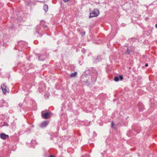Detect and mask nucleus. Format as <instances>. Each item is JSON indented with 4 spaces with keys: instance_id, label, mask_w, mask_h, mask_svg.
Instances as JSON below:
<instances>
[{
    "instance_id": "nucleus-7",
    "label": "nucleus",
    "mask_w": 157,
    "mask_h": 157,
    "mask_svg": "<svg viewBox=\"0 0 157 157\" xmlns=\"http://www.w3.org/2000/svg\"><path fill=\"white\" fill-rule=\"evenodd\" d=\"M77 72H75L74 73H71L70 75V77H75L77 75Z\"/></svg>"
},
{
    "instance_id": "nucleus-16",
    "label": "nucleus",
    "mask_w": 157,
    "mask_h": 157,
    "mask_svg": "<svg viewBox=\"0 0 157 157\" xmlns=\"http://www.w3.org/2000/svg\"><path fill=\"white\" fill-rule=\"evenodd\" d=\"M40 56H39V60H42V59H40Z\"/></svg>"
},
{
    "instance_id": "nucleus-2",
    "label": "nucleus",
    "mask_w": 157,
    "mask_h": 157,
    "mask_svg": "<svg viewBox=\"0 0 157 157\" xmlns=\"http://www.w3.org/2000/svg\"><path fill=\"white\" fill-rule=\"evenodd\" d=\"M51 113L50 112H44V111L41 112V115L42 117L45 119L49 118L51 116Z\"/></svg>"
},
{
    "instance_id": "nucleus-15",
    "label": "nucleus",
    "mask_w": 157,
    "mask_h": 157,
    "mask_svg": "<svg viewBox=\"0 0 157 157\" xmlns=\"http://www.w3.org/2000/svg\"><path fill=\"white\" fill-rule=\"evenodd\" d=\"M148 66V64L147 63L145 65V67H147V66Z\"/></svg>"
},
{
    "instance_id": "nucleus-19",
    "label": "nucleus",
    "mask_w": 157,
    "mask_h": 157,
    "mask_svg": "<svg viewBox=\"0 0 157 157\" xmlns=\"http://www.w3.org/2000/svg\"><path fill=\"white\" fill-rule=\"evenodd\" d=\"M83 34H84V35H85V33H83Z\"/></svg>"
},
{
    "instance_id": "nucleus-3",
    "label": "nucleus",
    "mask_w": 157,
    "mask_h": 157,
    "mask_svg": "<svg viewBox=\"0 0 157 157\" xmlns=\"http://www.w3.org/2000/svg\"><path fill=\"white\" fill-rule=\"evenodd\" d=\"M1 88L3 93L6 94L7 93H8V88L5 86L4 84L2 85Z\"/></svg>"
},
{
    "instance_id": "nucleus-20",
    "label": "nucleus",
    "mask_w": 157,
    "mask_h": 157,
    "mask_svg": "<svg viewBox=\"0 0 157 157\" xmlns=\"http://www.w3.org/2000/svg\"><path fill=\"white\" fill-rule=\"evenodd\" d=\"M83 34H84V35H85V33H83Z\"/></svg>"
},
{
    "instance_id": "nucleus-8",
    "label": "nucleus",
    "mask_w": 157,
    "mask_h": 157,
    "mask_svg": "<svg viewBox=\"0 0 157 157\" xmlns=\"http://www.w3.org/2000/svg\"><path fill=\"white\" fill-rule=\"evenodd\" d=\"M132 52V51L129 50L128 48H127L126 51V52L125 53L127 54H130Z\"/></svg>"
},
{
    "instance_id": "nucleus-10",
    "label": "nucleus",
    "mask_w": 157,
    "mask_h": 157,
    "mask_svg": "<svg viewBox=\"0 0 157 157\" xmlns=\"http://www.w3.org/2000/svg\"><path fill=\"white\" fill-rule=\"evenodd\" d=\"M119 77V79L120 78L121 80V81L123 79V78L122 75H120Z\"/></svg>"
},
{
    "instance_id": "nucleus-18",
    "label": "nucleus",
    "mask_w": 157,
    "mask_h": 157,
    "mask_svg": "<svg viewBox=\"0 0 157 157\" xmlns=\"http://www.w3.org/2000/svg\"><path fill=\"white\" fill-rule=\"evenodd\" d=\"M86 157H88V156L87 155H86Z\"/></svg>"
},
{
    "instance_id": "nucleus-1",
    "label": "nucleus",
    "mask_w": 157,
    "mask_h": 157,
    "mask_svg": "<svg viewBox=\"0 0 157 157\" xmlns=\"http://www.w3.org/2000/svg\"><path fill=\"white\" fill-rule=\"evenodd\" d=\"M99 13V10L97 9H94L93 11L90 13L89 18L92 17H96L98 15Z\"/></svg>"
},
{
    "instance_id": "nucleus-11",
    "label": "nucleus",
    "mask_w": 157,
    "mask_h": 157,
    "mask_svg": "<svg viewBox=\"0 0 157 157\" xmlns=\"http://www.w3.org/2000/svg\"><path fill=\"white\" fill-rule=\"evenodd\" d=\"M114 124L113 123V122L112 121L111 123V126L113 128H115V127H114Z\"/></svg>"
},
{
    "instance_id": "nucleus-12",
    "label": "nucleus",
    "mask_w": 157,
    "mask_h": 157,
    "mask_svg": "<svg viewBox=\"0 0 157 157\" xmlns=\"http://www.w3.org/2000/svg\"><path fill=\"white\" fill-rule=\"evenodd\" d=\"M3 125L8 126H9V124L6 122H4V124Z\"/></svg>"
},
{
    "instance_id": "nucleus-21",
    "label": "nucleus",
    "mask_w": 157,
    "mask_h": 157,
    "mask_svg": "<svg viewBox=\"0 0 157 157\" xmlns=\"http://www.w3.org/2000/svg\"><path fill=\"white\" fill-rule=\"evenodd\" d=\"M82 157H84V156H82Z\"/></svg>"
},
{
    "instance_id": "nucleus-14",
    "label": "nucleus",
    "mask_w": 157,
    "mask_h": 157,
    "mask_svg": "<svg viewBox=\"0 0 157 157\" xmlns=\"http://www.w3.org/2000/svg\"><path fill=\"white\" fill-rule=\"evenodd\" d=\"M50 157H55V156L53 155H51Z\"/></svg>"
},
{
    "instance_id": "nucleus-17",
    "label": "nucleus",
    "mask_w": 157,
    "mask_h": 157,
    "mask_svg": "<svg viewBox=\"0 0 157 157\" xmlns=\"http://www.w3.org/2000/svg\"><path fill=\"white\" fill-rule=\"evenodd\" d=\"M155 27L156 28H157V24H156L155 25Z\"/></svg>"
},
{
    "instance_id": "nucleus-13",
    "label": "nucleus",
    "mask_w": 157,
    "mask_h": 157,
    "mask_svg": "<svg viewBox=\"0 0 157 157\" xmlns=\"http://www.w3.org/2000/svg\"><path fill=\"white\" fill-rule=\"evenodd\" d=\"M70 0H63L64 2H68Z\"/></svg>"
},
{
    "instance_id": "nucleus-5",
    "label": "nucleus",
    "mask_w": 157,
    "mask_h": 157,
    "mask_svg": "<svg viewBox=\"0 0 157 157\" xmlns=\"http://www.w3.org/2000/svg\"><path fill=\"white\" fill-rule=\"evenodd\" d=\"M0 137L3 139H6L9 137V136L8 135H7L4 133H1L0 134Z\"/></svg>"
},
{
    "instance_id": "nucleus-9",
    "label": "nucleus",
    "mask_w": 157,
    "mask_h": 157,
    "mask_svg": "<svg viewBox=\"0 0 157 157\" xmlns=\"http://www.w3.org/2000/svg\"><path fill=\"white\" fill-rule=\"evenodd\" d=\"M114 80L116 82L118 81L119 80V77L117 76L115 77L114 78Z\"/></svg>"
},
{
    "instance_id": "nucleus-4",
    "label": "nucleus",
    "mask_w": 157,
    "mask_h": 157,
    "mask_svg": "<svg viewBox=\"0 0 157 157\" xmlns=\"http://www.w3.org/2000/svg\"><path fill=\"white\" fill-rule=\"evenodd\" d=\"M48 122L47 121H45L42 122L40 125L41 127L43 128L46 127L48 124Z\"/></svg>"
},
{
    "instance_id": "nucleus-6",
    "label": "nucleus",
    "mask_w": 157,
    "mask_h": 157,
    "mask_svg": "<svg viewBox=\"0 0 157 157\" xmlns=\"http://www.w3.org/2000/svg\"><path fill=\"white\" fill-rule=\"evenodd\" d=\"M43 9L45 12H46L48 11V6L47 5H44L43 7Z\"/></svg>"
}]
</instances>
